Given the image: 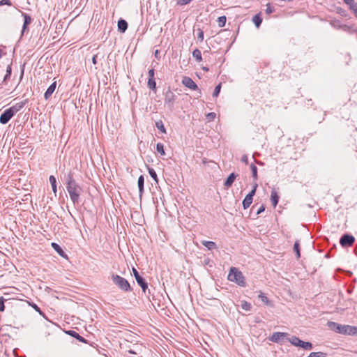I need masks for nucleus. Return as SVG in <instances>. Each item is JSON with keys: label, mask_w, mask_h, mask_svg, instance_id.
I'll list each match as a JSON object with an SVG mask.
<instances>
[{"label": "nucleus", "mask_w": 357, "mask_h": 357, "mask_svg": "<svg viewBox=\"0 0 357 357\" xmlns=\"http://www.w3.org/2000/svg\"><path fill=\"white\" fill-rule=\"evenodd\" d=\"M227 279L231 282L236 283L240 287H245L246 286L245 278L243 274L235 267L230 268Z\"/></svg>", "instance_id": "obj_1"}, {"label": "nucleus", "mask_w": 357, "mask_h": 357, "mask_svg": "<svg viewBox=\"0 0 357 357\" xmlns=\"http://www.w3.org/2000/svg\"><path fill=\"white\" fill-rule=\"evenodd\" d=\"M67 191L70 195V199L74 204H78L79 196L82 192L81 186L75 181L66 185Z\"/></svg>", "instance_id": "obj_2"}, {"label": "nucleus", "mask_w": 357, "mask_h": 357, "mask_svg": "<svg viewBox=\"0 0 357 357\" xmlns=\"http://www.w3.org/2000/svg\"><path fill=\"white\" fill-rule=\"evenodd\" d=\"M111 279L113 283L116 285L121 290L125 292H129L132 291L130 283L124 278L117 274L112 273L111 275Z\"/></svg>", "instance_id": "obj_3"}, {"label": "nucleus", "mask_w": 357, "mask_h": 357, "mask_svg": "<svg viewBox=\"0 0 357 357\" xmlns=\"http://www.w3.org/2000/svg\"><path fill=\"white\" fill-rule=\"evenodd\" d=\"M328 326L331 330L343 335H351V326L342 325L333 321H328Z\"/></svg>", "instance_id": "obj_4"}, {"label": "nucleus", "mask_w": 357, "mask_h": 357, "mask_svg": "<svg viewBox=\"0 0 357 357\" xmlns=\"http://www.w3.org/2000/svg\"><path fill=\"white\" fill-rule=\"evenodd\" d=\"M176 100L175 94L169 89L165 93V105H167L169 110L172 111L174 109V102Z\"/></svg>", "instance_id": "obj_5"}, {"label": "nucleus", "mask_w": 357, "mask_h": 357, "mask_svg": "<svg viewBox=\"0 0 357 357\" xmlns=\"http://www.w3.org/2000/svg\"><path fill=\"white\" fill-rule=\"evenodd\" d=\"M355 242V237L350 234H344L340 239V244L343 248L351 247Z\"/></svg>", "instance_id": "obj_6"}, {"label": "nucleus", "mask_w": 357, "mask_h": 357, "mask_svg": "<svg viewBox=\"0 0 357 357\" xmlns=\"http://www.w3.org/2000/svg\"><path fill=\"white\" fill-rule=\"evenodd\" d=\"M288 334L282 332H275L269 337V340L273 342L280 343L283 342L287 338Z\"/></svg>", "instance_id": "obj_7"}, {"label": "nucleus", "mask_w": 357, "mask_h": 357, "mask_svg": "<svg viewBox=\"0 0 357 357\" xmlns=\"http://www.w3.org/2000/svg\"><path fill=\"white\" fill-rule=\"evenodd\" d=\"M182 84L191 90H198L199 93H201L200 89L198 88L197 84L190 77L187 76L183 77Z\"/></svg>", "instance_id": "obj_8"}, {"label": "nucleus", "mask_w": 357, "mask_h": 357, "mask_svg": "<svg viewBox=\"0 0 357 357\" xmlns=\"http://www.w3.org/2000/svg\"><path fill=\"white\" fill-rule=\"evenodd\" d=\"M13 111L10 108L6 109L0 116V123L1 124H6L14 116Z\"/></svg>", "instance_id": "obj_9"}, {"label": "nucleus", "mask_w": 357, "mask_h": 357, "mask_svg": "<svg viewBox=\"0 0 357 357\" xmlns=\"http://www.w3.org/2000/svg\"><path fill=\"white\" fill-rule=\"evenodd\" d=\"M22 16L24 17V23L22 26V30L21 32V36H22L24 32L28 29V26L31 23V17L26 13L21 12Z\"/></svg>", "instance_id": "obj_10"}, {"label": "nucleus", "mask_w": 357, "mask_h": 357, "mask_svg": "<svg viewBox=\"0 0 357 357\" xmlns=\"http://www.w3.org/2000/svg\"><path fill=\"white\" fill-rule=\"evenodd\" d=\"M28 102V99H25L23 101L16 103L15 105L9 107L11 111H13V114L15 115L17 112L21 110L24 105Z\"/></svg>", "instance_id": "obj_11"}, {"label": "nucleus", "mask_w": 357, "mask_h": 357, "mask_svg": "<svg viewBox=\"0 0 357 357\" xmlns=\"http://www.w3.org/2000/svg\"><path fill=\"white\" fill-rule=\"evenodd\" d=\"M237 177V174L234 172L231 173L228 177L226 178L224 183V185L226 188H230L233 183L234 182L235 179Z\"/></svg>", "instance_id": "obj_12"}, {"label": "nucleus", "mask_w": 357, "mask_h": 357, "mask_svg": "<svg viewBox=\"0 0 357 357\" xmlns=\"http://www.w3.org/2000/svg\"><path fill=\"white\" fill-rule=\"evenodd\" d=\"M66 333L81 342L87 343V340L75 331L69 330L66 331Z\"/></svg>", "instance_id": "obj_13"}, {"label": "nucleus", "mask_w": 357, "mask_h": 357, "mask_svg": "<svg viewBox=\"0 0 357 357\" xmlns=\"http://www.w3.org/2000/svg\"><path fill=\"white\" fill-rule=\"evenodd\" d=\"M56 82H54L47 88V89L46 90V91L45 92V94H44V98L45 100H48L51 97V96L52 95V93H54V91L56 89Z\"/></svg>", "instance_id": "obj_14"}, {"label": "nucleus", "mask_w": 357, "mask_h": 357, "mask_svg": "<svg viewBox=\"0 0 357 357\" xmlns=\"http://www.w3.org/2000/svg\"><path fill=\"white\" fill-rule=\"evenodd\" d=\"M63 179L65 181L66 185L75 181L74 178V172L72 170H70L68 172L64 174Z\"/></svg>", "instance_id": "obj_15"}, {"label": "nucleus", "mask_w": 357, "mask_h": 357, "mask_svg": "<svg viewBox=\"0 0 357 357\" xmlns=\"http://www.w3.org/2000/svg\"><path fill=\"white\" fill-rule=\"evenodd\" d=\"M344 2L349 6V9L354 12L357 17V3L354 0H344Z\"/></svg>", "instance_id": "obj_16"}, {"label": "nucleus", "mask_w": 357, "mask_h": 357, "mask_svg": "<svg viewBox=\"0 0 357 357\" xmlns=\"http://www.w3.org/2000/svg\"><path fill=\"white\" fill-rule=\"evenodd\" d=\"M52 247L53 249L62 257L67 259L68 256L61 248V247L56 243H52Z\"/></svg>", "instance_id": "obj_17"}, {"label": "nucleus", "mask_w": 357, "mask_h": 357, "mask_svg": "<svg viewBox=\"0 0 357 357\" xmlns=\"http://www.w3.org/2000/svg\"><path fill=\"white\" fill-rule=\"evenodd\" d=\"M136 281L137 284L141 287L143 292L146 294V290L148 289V284L146 280L142 276H140L136 279Z\"/></svg>", "instance_id": "obj_18"}, {"label": "nucleus", "mask_w": 357, "mask_h": 357, "mask_svg": "<svg viewBox=\"0 0 357 357\" xmlns=\"http://www.w3.org/2000/svg\"><path fill=\"white\" fill-rule=\"evenodd\" d=\"M137 185L139 188V197H142L144 193V177L143 175L139 176L137 180Z\"/></svg>", "instance_id": "obj_19"}, {"label": "nucleus", "mask_w": 357, "mask_h": 357, "mask_svg": "<svg viewBox=\"0 0 357 357\" xmlns=\"http://www.w3.org/2000/svg\"><path fill=\"white\" fill-rule=\"evenodd\" d=\"M128 29V22L123 20L120 19L118 21V30L121 33H124Z\"/></svg>", "instance_id": "obj_20"}, {"label": "nucleus", "mask_w": 357, "mask_h": 357, "mask_svg": "<svg viewBox=\"0 0 357 357\" xmlns=\"http://www.w3.org/2000/svg\"><path fill=\"white\" fill-rule=\"evenodd\" d=\"M280 197L275 190H273L271 194V201L273 207H275L279 202Z\"/></svg>", "instance_id": "obj_21"}, {"label": "nucleus", "mask_w": 357, "mask_h": 357, "mask_svg": "<svg viewBox=\"0 0 357 357\" xmlns=\"http://www.w3.org/2000/svg\"><path fill=\"white\" fill-rule=\"evenodd\" d=\"M286 340L289 341L291 344H293L296 347H299L301 346V343L303 341V340H300L296 336H291L289 338L287 337V338H286Z\"/></svg>", "instance_id": "obj_22"}, {"label": "nucleus", "mask_w": 357, "mask_h": 357, "mask_svg": "<svg viewBox=\"0 0 357 357\" xmlns=\"http://www.w3.org/2000/svg\"><path fill=\"white\" fill-rule=\"evenodd\" d=\"M147 86L149 89L156 92V82L155 78H148Z\"/></svg>", "instance_id": "obj_23"}, {"label": "nucleus", "mask_w": 357, "mask_h": 357, "mask_svg": "<svg viewBox=\"0 0 357 357\" xmlns=\"http://www.w3.org/2000/svg\"><path fill=\"white\" fill-rule=\"evenodd\" d=\"M202 245L207 248L209 250L217 249V245L213 241H204L202 242Z\"/></svg>", "instance_id": "obj_24"}, {"label": "nucleus", "mask_w": 357, "mask_h": 357, "mask_svg": "<svg viewBox=\"0 0 357 357\" xmlns=\"http://www.w3.org/2000/svg\"><path fill=\"white\" fill-rule=\"evenodd\" d=\"M253 199L251 198L250 196H245V197L243 199L242 204L244 209L248 208L252 204Z\"/></svg>", "instance_id": "obj_25"}, {"label": "nucleus", "mask_w": 357, "mask_h": 357, "mask_svg": "<svg viewBox=\"0 0 357 357\" xmlns=\"http://www.w3.org/2000/svg\"><path fill=\"white\" fill-rule=\"evenodd\" d=\"M252 22L257 28L260 26L262 22V17H261L260 13H258L253 17Z\"/></svg>", "instance_id": "obj_26"}, {"label": "nucleus", "mask_w": 357, "mask_h": 357, "mask_svg": "<svg viewBox=\"0 0 357 357\" xmlns=\"http://www.w3.org/2000/svg\"><path fill=\"white\" fill-rule=\"evenodd\" d=\"M294 251L296 252V258L299 259L301 257V251H300V242L298 240H296L294 243Z\"/></svg>", "instance_id": "obj_27"}, {"label": "nucleus", "mask_w": 357, "mask_h": 357, "mask_svg": "<svg viewBox=\"0 0 357 357\" xmlns=\"http://www.w3.org/2000/svg\"><path fill=\"white\" fill-rule=\"evenodd\" d=\"M192 56L198 61L200 62L202 60V53L199 49H195L192 52Z\"/></svg>", "instance_id": "obj_28"}, {"label": "nucleus", "mask_w": 357, "mask_h": 357, "mask_svg": "<svg viewBox=\"0 0 357 357\" xmlns=\"http://www.w3.org/2000/svg\"><path fill=\"white\" fill-rule=\"evenodd\" d=\"M155 126L162 133L165 134L167 132L163 122L161 120L155 122Z\"/></svg>", "instance_id": "obj_29"}, {"label": "nucleus", "mask_w": 357, "mask_h": 357, "mask_svg": "<svg viewBox=\"0 0 357 357\" xmlns=\"http://www.w3.org/2000/svg\"><path fill=\"white\" fill-rule=\"evenodd\" d=\"M241 307L243 310L248 312V311H250L251 308H252V305L251 304L246 301H241Z\"/></svg>", "instance_id": "obj_30"}, {"label": "nucleus", "mask_w": 357, "mask_h": 357, "mask_svg": "<svg viewBox=\"0 0 357 357\" xmlns=\"http://www.w3.org/2000/svg\"><path fill=\"white\" fill-rule=\"evenodd\" d=\"M148 172H149L150 176L158 183V178L157 174H156L155 171L151 167H148Z\"/></svg>", "instance_id": "obj_31"}, {"label": "nucleus", "mask_w": 357, "mask_h": 357, "mask_svg": "<svg viewBox=\"0 0 357 357\" xmlns=\"http://www.w3.org/2000/svg\"><path fill=\"white\" fill-rule=\"evenodd\" d=\"M300 347L303 348L305 350H311L313 346L312 344L310 342L302 341Z\"/></svg>", "instance_id": "obj_32"}, {"label": "nucleus", "mask_w": 357, "mask_h": 357, "mask_svg": "<svg viewBox=\"0 0 357 357\" xmlns=\"http://www.w3.org/2000/svg\"><path fill=\"white\" fill-rule=\"evenodd\" d=\"M12 73V68H11V64L8 65L6 68V73L3 78V82H6L7 80L10 79V76Z\"/></svg>", "instance_id": "obj_33"}, {"label": "nucleus", "mask_w": 357, "mask_h": 357, "mask_svg": "<svg viewBox=\"0 0 357 357\" xmlns=\"http://www.w3.org/2000/svg\"><path fill=\"white\" fill-rule=\"evenodd\" d=\"M250 169H251L252 177H253L254 180L257 181L258 178L257 167L254 164H251Z\"/></svg>", "instance_id": "obj_34"}, {"label": "nucleus", "mask_w": 357, "mask_h": 357, "mask_svg": "<svg viewBox=\"0 0 357 357\" xmlns=\"http://www.w3.org/2000/svg\"><path fill=\"white\" fill-rule=\"evenodd\" d=\"M9 300V298H5L4 296L0 297V312H3L5 310V302Z\"/></svg>", "instance_id": "obj_35"}, {"label": "nucleus", "mask_w": 357, "mask_h": 357, "mask_svg": "<svg viewBox=\"0 0 357 357\" xmlns=\"http://www.w3.org/2000/svg\"><path fill=\"white\" fill-rule=\"evenodd\" d=\"M156 150L157 151L162 155H165V149H164V145L160 143V142H158L157 144H156Z\"/></svg>", "instance_id": "obj_36"}, {"label": "nucleus", "mask_w": 357, "mask_h": 357, "mask_svg": "<svg viewBox=\"0 0 357 357\" xmlns=\"http://www.w3.org/2000/svg\"><path fill=\"white\" fill-rule=\"evenodd\" d=\"M226 21H227V17L226 16L223 15V16H220L218 18V26L220 27H223L225 26V24H226Z\"/></svg>", "instance_id": "obj_37"}, {"label": "nucleus", "mask_w": 357, "mask_h": 357, "mask_svg": "<svg viewBox=\"0 0 357 357\" xmlns=\"http://www.w3.org/2000/svg\"><path fill=\"white\" fill-rule=\"evenodd\" d=\"M326 353L318 351V352H311L307 357H326Z\"/></svg>", "instance_id": "obj_38"}, {"label": "nucleus", "mask_w": 357, "mask_h": 357, "mask_svg": "<svg viewBox=\"0 0 357 357\" xmlns=\"http://www.w3.org/2000/svg\"><path fill=\"white\" fill-rule=\"evenodd\" d=\"M259 298L261 299V301L264 303L266 305H270V301L269 299L268 298L267 296H265L264 294L263 293H260V294L258 296Z\"/></svg>", "instance_id": "obj_39"}, {"label": "nucleus", "mask_w": 357, "mask_h": 357, "mask_svg": "<svg viewBox=\"0 0 357 357\" xmlns=\"http://www.w3.org/2000/svg\"><path fill=\"white\" fill-rule=\"evenodd\" d=\"M220 89H221V83H220L215 87V89L213 93V97H218L220 94Z\"/></svg>", "instance_id": "obj_40"}, {"label": "nucleus", "mask_w": 357, "mask_h": 357, "mask_svg": "<svg viewBox=\"0 0 357 357\" xmlns=\"http://www.w3.org/2000/svg\"><path fill=\"white\" fill-rule=\"evenodd\" d=\"M265 11H266V14H268V15H269V14H271V13H273V12H275V8H274V7H273V6H271V4L270 3H268L266 4V10H265Z\"/></svg>", "instance_id": "obj_41"}, {"label": "nucleus", "mask_w": 357, "mask_h": 357, "mask_svg": "<svg viewBox=\"0 0 357 357\" xmlns=\"http://www.w3.org/2000/svg\"><path fill=\"white\" fill-rule=\"evenodd\" d=\"M257 186H258L257 183H255L253 185L252 190L247 195V196H250L251 198L253 199V197L255 196V195L256 193V190L257 188Z\"/></svg>", "instance_id": "obj_42"}, {"label": "nucleus", "mask_w": 357, "mask_h": 357, "mask_svg": "<svg viewBox=\"0 0 357 357\" xmlns=\"http://www.w3.org/2000/svg\"><path fill=\"white\" fill-rule=\"evenodd\" d=\"M32 307L36 310L37 311L40 315H42L43 317H45V315L44 314V312L40 310V308L35 303H33L31 305Z\"/></svg>", "instance_id": "obj_43"}, {"label": "nucleus", "mask_w": 357, "mask_h": 357, "mask_svg": "<svg viewBox=\"0 0 357 357\" xmlns=\"http://www.w3.org/2000/svg\"><path fill=\"white\" fill-rule=\"evenodd\" d=\"M197 39L200 41L204 40V31L201 29H197Z\"/></svg>", "instance_id": "obj_44"}, {"label": "nucleus", "mask_w": 357, "mask_h": 357, "mask_svg": "<svg viewBox=\"0 0 357 357\" xmlns=\"http://www.w3.org/2000/svg\"><path fill=\"white\" fill-rule=\"evenodd\" d=\"M216 114L214 112H210L206 115V118L208 121H213L215 118Z\"/></svg>", "instance_id": "obj_45"}, {"label": "nucleus", "mask_w": 357, "mask_h": 357, "mask_svg": "<svg viewBox=\"0 0 357 357\" xmlns=\"http://www.w3.org/2000/svg\"><path fill=\"white\" fill-rule=\"evenodd\" d=\"M12 6V2L10 0H0V6Z\"/></svg>", "instance_id": "obj_46"}, {"label": "nucleus", "mask_w": 357, "mask_h": 357, "mask_svg": "<svg viewBox=\"0 0 357 357\" xmlns=\"http://www.w3.org/2000/svg\"><path fill=\"white\" fill-rule=\"evenodd\" d=\"M192 0H178L177 3L178 5H181V6H183V5H187L188 3H190Z\"/></svg>", "instance_id": "obj_47"}, {"label": "nucleus", "mask_w": 357, "mask_h": 357, "mask_svg": "<svg viewBox=\"0 0 357 357\" xmlns=\"http://www.w3.org/2000/svg\"><path fill=\"white\" fill-rule=\"evenodd\" d=\"M49 180L51 185H54L55 184H56V180L54 176L51 175L49 178Z\"/></svg>", "instance_id": "obj_48"}, {"label": "nucleus", "mask_w": 357, "mask_h": 357, "mask_svg": "<svg viewBox=\"0 0 357 357\" xmlns=\"http://www.w3.org/2000/svg\"><path fill=\"white\" fill-rule=\"evenodd\" d=\"M148 75H149V78H155L154 77V75H155L154 69L153 68L150 69L148 72Z\"/></svg>", "instance_id": "obj_49"}, {"label": "nucleus", "mask_w": 357, "mask_h": 357, "mask_svg": "<svg viewBox=\"0 0 357 357\" xmlns=\"http://www.w3.org/2000/svg\"><path fill=\"white\" fill-rule=\"evenodd\" d=\"M132 273H133V275H134L135 280L141 276L139 275V272L135 268H132Z\"/></svg>", "instance_id": "obj_50"}, {"label": "nucleus", "mask_w": 357, "mask_h": 357, "mask_svg": "<svg viewBox=\"0 0 357 357\" xmlns=\"http://www.w3.org/2000/svg\"><path fill=\"white\" fill-rule=\"evenodd\" d=\"M357 335V326H351V335Z\"/></svg>", "instance_id": "obj_51"}, {"label": "nucleus", "mask_w": 357, "mask_h": 357, "mask_svg": "<svg viewBox=\"0 0 357 357\" xmlns=\"http://www.w3.org/2000/svg\"><path fill=\"white\" fill-rule=\"evenodd\" d=\"M264 211H265V206L264 205L260 206L259 208L257 211V215H259L260 213H261Z\"/></svg>", "instance_id": "obj_52"}, {"label": "nucleus", "mask_w": 357, "mask_h": 357, "mask_svg": "<svg viewBox=\"0 0 357 357\" xmlns=\"http://www.w3.org/2000/svg\"><path fill=\"white\" fill-rule=\"evenodd\" d=\"M241 161L244 162L245 164H248V157L247 155H243L241 158Z\"/></svg>", "instance_id": "obj_53"}, {"label": "nucleus", "mask_w": 357, "mask_h": 357, "mask_svg": "<svg viewBox=\"0 0 357 357\" xmlns=\"http://www.w3.org/2000/svg\"><path fill=\"white\" fill-rule=\"evenodd\" d=\"M97 57H98V56L96 54L93 56V57H92V63L93 64H96L97 63Z\"/></svg>", "instance_id": "obj_54"}, {"label": "nucleus", "mask_w": 357, "mask_h": 357, "mask_svg": "<svg viewBox=\"0 0 357 357\" xmlns=\"http://www.w3.org/2000/svg\"><path fill=\"white\" fill-rule=\"evenodd\" d=\"M52 186V190L54 193V195H56V184H55L54 185H51Z\"/></svg>", "instance_id": "obj_55"}, {"label": "nucleus", "mask_w": 357, "mask_h": 357, "mask_svg": "<svg viewBox=\"0 0 357 357\" xmlns=\"http://www.w3.org/2000/svg\"><path fill=\"white\" fill-rule=\"evenodd\" d=\"M128 352L129 354H137V353L135 351L132 350V349L128 350Z\"/></svg>", "instance_id": "obj_56"}, {"label": "nucleus", "mask_w": 357, "mask_h": 357, "mask_svg": "<svg viewBox=\"0 0 357 357\" xmlns=\"http://www.w3.org/2000/svg\"><path fill=\"white\" fill-rule=\"evenodd\" d=\"M6 52H3L2 50L0 49V59L2 57L3 54H6Z\"/></svg>", "instance_id": "obj_57"}, {"label": "nucleus", "mask_w": 357, "mask_h": 357, "mask_svg": "<svg viewBox=\"0 0 357 357\" xmlns=\"http://www.w3.org/2000/svg\"><path fill=\"white\" fill-rule=\"evenodd\" d=\"M202 70L206 71V72H208L209 70V68L208 67H205L204 66V67L202 68Z\"/></svg>", "instance_id": "obj_58"}, {"label": "nucleus", "mask_w": 357, "mask_h": 357, "mask_svg": "<svg viewBox=\"0 0 357 357\" xmlns=\"http://www.w3.org/2000/svg\"><path fill=\"white\" fill-rule=\"evenodd\" d=\"M158 54H159V51L158 50H155V56L156 58L158 57Z\"/></svg>", "instance_id": "obj_59"}, {"label": "nucleus", "mask_w": 357, "mask_h": 357, "mask_svg": "<svg viewBox=\"0 0 357 357\" xmlns=\"http://www.w3.org/2000/svg\"><path fill=\"white\" fill-rule=\"evenodd\" d=\"M3 295H4L5 298H8V296H9V294L7 292H5V293H3Z\"/></svg>", "instance_id": "obj_60"}, {"label": "nucleus", "mask_w": 357, "mask_h": 357, "mask_svg": "<svg viewBox=\"0 0 357 357\" xmlns=\"http://www.w3.org/2000/svg\"><path fill=\"white\" fill-rule=\"evenodd\" d=\"M340 27H341L342 29H343L344 30H346V29L347 28V26L344 25V26H341Z\"/></svg>", "instance_id": "obj_61"}, {"label": "nucleus", "mask_w": 357, "mask_h": 357, "mask_svg": "<svg viewBox=\"0 0 357 357\" xmlns=\"http://www.w3.org/2000/svg\"><path fill=\"white\" fill-rule=\"evenodd\" d=\"M23 74H24V69H22V73H21V78L22 77Z\"/></svg>", "instance_id": "obj_62"}]
</instances>
